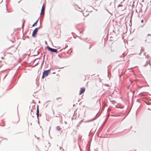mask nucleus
<instances>
[{"instance_id":"1","label":"nucleus","mask_w":151,"mask_h":151,"mask_svg":"<svg viewBox=\"0 0 151 151\" xmlns=\"http://www.w3.org/2000/svg\"><path fill=\"white\" fill-rule=\"evenodd\" d=\"M41 25V23L40 22V26L36 28L35 29L33 30L32 33V36L33 37H35V35L36 34L37 32L38 29L40 28V26Z\"/></svg>"},{"instance_id":"2","label":"nucleus","mask_w":151,"mask_h":151,"mask_svg":"<svg viewBox=\"0 0 151 151\" xmlns=\"http://www.w3.org/2000/svg\"><path fill=\"white\" fill-rule=\"evenodd\" d=\"M47 48L48 50L52 52L57 53L58 52L57 49L52 48L49 46H47Z\"/></svg>"},{"instance_id":"3","label":"nucleus","mask_w":151,"mask_h":151,"mask_svg":"<svg viewBox=\"0 0 151 151\" xmlns=\"http://www.w3.org/2000/svg\"><path fill=\"white\" fill-rule=\"evenodd\" d=\"M50 69H49L47 70H45L43 72V74L45 76H47L49 73L50 72Z\"/></svg>"},{"instance_id":"4","label":"nucleus","mask_w":151,"mask_h":151,"mask_svg":"<svg viewBox=\"0 0 151 151\" xmlns=\"http://www.w3.org/2000/svg\"><path fill=\"white\" fill-rule=\"evenodd\" d=\"M85 88H81L79 92V94L80 95L83 93L85 91Z\"/></svg>"},{"instance_id":"5","label":"nucleus","mask_w":151,"mask_h":151,"mask_svg":"<svg viewBox=\"0 0 151 151\" xmlns=\"http://www.w3.org/2000/svg\"><path fill=\"white\" fill-rule=\"evenodd\" d=\"M100 114H98V113H97V114L95 116V118L93 119H92L91 120H89V122H91V121H93L95 119H97L99 116H100Z\"/></svg>"},{"instance_id":"6","label":"nucleus","mask_w":151,"mask_h":151,"mask_svg":"<svg viewBox=\"0 0 151 151\" xmlns=\"http://www.w3.org/2000/svg\"><path fill=\"white\" fill-rule=\"evenodd\" d=\"M56 129L58 131H60V132H59L60 134H61L62 133V131H61L62 128L60 127L59 126L57 127Z\"/></svg>"},{"instance_id":"7","label":"nucleus","mask_w":151,"mask_h":151,"mask_svg":"<svg viewBox=\"0 0 151 151\" xmlns=\"http://www.w3.org/2000/svg\"><path fill=\"white\" fill-rule=\"evenodd\" d=\"M39 110L38 109V106H37V112H36V115H37V117L38 119V117H39Z\"/></svg>"},{"instance_id":"8","label":"nucleus","mask_w":151,"mask_h":151,"mask_svg":"<svg viewBox=\"0 0 151 151\" xmlns=\"http://www.w3.org/2000/svg\"><path fill=\"white\" fill-rule=\"evenodd\" d=\"M45 10V8L43 7V6H42V9L41 10V14H42V12L43 11H44Z\"/></svg>"},{"instance_id":"9","label":"nucleus","mask_w":151,"mask_h":151,"mask_svg":"<svg viewBox=\"0 0 151 151\" xmlns=\"http://www.w3.org/2000/svg\"><path fill=\"white\" fill-rule=\"evenodd\" d=\"M39 19V18L38 19H37V21L35 22V23H34V24L32 25V27H34V26H35V24H36L37 23V21H38V19Z\"/></svg>"},{"instance_id":"10","label":"nucleus","mask_w":151,"mask_h":151,"mask_svg":"<svg viewBox=\"0 0 151 151\" xmlns=\"http://www.w3.org/2000/svg\"><path fill=\"white\" fill-rule=\"evenodd\" d=\"M149 63V62H148L147 63V61H146V64L145 65H144V66H147V65Z\"/></svg>"},{"instance_id":"11","label":"nucleus","mask_w":151,"mask_h":151,"mask_svg":"<svg viewBox=\"0 0 151 151\" xmlns=\"http://www.w3.org/2000/svg\"><path fill=\"white\" fill-rule=\"evenodd\" d=\"M45 76L42 73V79L44 78Z\"/></svg>"},{"instance_id":"12","label":"nucleus","mask_w":151,"mask_h":151,"mask_svg":"<svg viewBox=\"0 0 151 151\" xmlns=\"http://www.w3.org/2000/svg\"><path fill=\"white\" fill-rule=\"evenodd\" d=\"M145 103L147 105H149L150 104V102L147 103V102H145Z\"/></svg>"},{"instance_id":"13","label":"nucleus","mask_w":151,"mask_h":151,"mask_svg":"<svg viewBox=\"0 0 151 151\" xmlns=\"http://www.w3.org/2000/svg\"><path fill=\"white\" fill-rule=\"evenodd\" d=\"M60 114H58L57 116H56L59 117H60Z\"/></svg>"},{"instance_id":"14","label":"nucleus","mask_w":151,"mask_h":151,"mask_svg":"<svg viewBox=\"0 0 151 151\" xmlns=\"http://www.w3.org/2000/svg\"><path fill=\"white\" fill-rule=\"evenodd\" d=\"M123 54H124V53H123L122 54V55L120 56V58H122V57H124V56H123Z\"/></svg>"},{"instance_id":"15","label":"nucleus","mask_w":151,"mask_h":151,"mask_svg":"<svg viewBox=\"0 0 151 151\" xmlns=\"http://www.w3.org/2000/svg\"><path fill=\"white\" fill-rule=\"evenodd\" d=\"M143 22V19L142 20H141V22Z\"/></svg>"},{"instance_id":"16","label":"nucleus","mask_w":151,"mask_h":151,"mask_svg":"<svg viewBox=\"0 0 151 151\" xmlns=\"http://www.w3.org/2000/svg\"><path fill=\"white\" fill-rule=\"evenodd\" d=\"M60 98V97L57 98H56V99L57 100H58V99H59Z\"/></svg>"},{"instance_id":"17","label":"nucleus","mask_w":151,"mask_h":151,"mask_svg":"<svg viewBox=\"0 0 151 151\" xmlns=\"http://www.w3.org/2000/svg\"><path fill=\"white\" fill-rule=\"evenodd\" d=\"M24 25V22L23 23V24H22V26H23Z\"/></svg>"},{"instance_id":"18","label":"nucleus","mask_w":151,"mask_h":151,"mask_svg":"<svg viewBox=\"0 0 151 151\" xmlns=\"http://www.w3.org/2000/svg\"><path fill=\"white\" fill-rule=\"evenodd\" d=\"M82 32H80V33H82Z\"/></svg>"},{"instance_id":"19","label":"nucleus","mask_w":151,"mask_h":151,"mask_svg":"<svg viewBox=\"0 0 151 151\" xmlns=\"http://www.w3.org/2000/svg\"><path fill=\"white\" fill-rule=\"evenodd\" d=\"M1 59H3V57H1Z\"/></svg>"},{"instance_id":"20","label":"nucleus","mask_w":151,"mask_h":151,"mask_svg":"<svg viewBox=\"0 0 151 151\" xmlns=\"http://www.w3.org/2000/svg\"><path fill=\"white\" fill-rule=\"evenodd\" d=\"M148 35H150V34H148Z\"/></svg>"},{"instance_id":"21","label":"nucleus","mask_w":151,"mask_h":151,"mask_svg":"<svg viewBox=\"0 0 151 151\" xmlns=\"http://www.w3.org/2000/svg\"><path fill=\"white\" fill-rule=\"evenodd\" d=\"M42 14L44 15V13H43Z\"/></svg>"},{"instance_id":"22","label":"nucleus","mask_w":151,"mask_h":151,"mask_svg":"<svg viewBox=\"0 0 151 151\" xmlns=\"http://www.w3.org/2000/svg\"><path fill=\"white\" fill-rule=\"evenodd\" d=\"M61 149V147H60V149Z\"/></svg>"},{"instance_id":"23","label":"nucleus","mask_w":151,"mask_h":151,"mask_svg":"<svg viewBox=\"0 0 151 151\" xmlns=\"http://www.w3.org/2000/svg\"><path fill=\"white\" fill-rule=\"evenodd\" d=\"M5 77H6V76H4V78H5Z\"/></svg>"},{"instance_id":"24","label":"nucleus","mask_w":151,"mask_h":151,"mask_svg":"<svg viewBox=\"0 0 151 151\" xmlns=\"http://www.w3.org/2000/svg\"><path fill=\"white\" fill-rule=\"evenodd\" d=\"M150 2H151V1H150Z\"/></svg>"}]
</instances>
